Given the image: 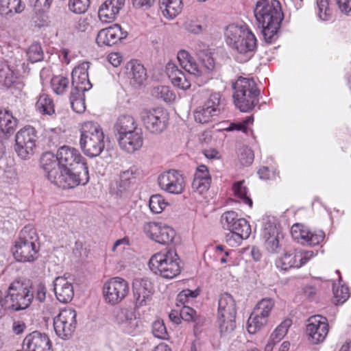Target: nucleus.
I'll return each instance as SVG.
<instances>
[{
    "label": "nucleus",
    "instance_id": "5",
    "mask_svg": "<svg viewBox=\"0 0 351 351\" xmlns=\"http://www.w3.org/2000/svg\"><path fill=\"white\" fill-rule=\"evenodd\" d=\"M235 106L241 112L252 110L258 103L259 90L252 79L240 77L232 84Z\"/></svg>",
    "mask_w": 351,
    "mask_h": 351
},
{
    "label": "nucleus",
    "instance_id": "21",
    "mask_svg": "<svg viewBox=\"0 0 351 351\" xmlns=\"http://www.w3.org/2000/svg\"><path fill=\"white\" fill-rule=\"evenodd\" d=\"M23 346L26 350L16 351H51L49 337L38 331L27 335L23 340Z\"/></svg>",
    "mask_w": 351,
    "mask_h": 351
},
{
    "label": "nucleus",
    "instance_id": "24",
    "mask_svg": "<svg viewBox=\"0 0 351 351\" xmlns=\"http://www.w3.org/2000/svg\"><path fill=\"white\" fill-rule=\"evenodd\" d=\"M53 291L57 300L62 303L71 302L74 295L72 283L64 276H58L55 278Z\"/></svg>",
    "mask_w": 351,
    "mask_h": 351
},
{
    "label": "nucleus",
    "instance_id": "48",
    "mask_svg": "<svg viewBox=\"0 0 351 351\" xmlns=\"http://www.w3.org/2000/svg\"><path fill=\"white\" fill-rule=\"evenodd\" d=\"M28 59L32 62H37L43 60V51L39 43L32 44L27 51Z\"/></svg>",
    "mask_w": 351,
    "mask_h": 351
},
{
    "label": "nucleus",
    "instance_id": "57",
    "mask_svg": "<svg viewBox=\"0 0 351 351\" xmlns=\"http://www.w3.org/2000/svg\"><path fill=\"white\" fill-rule=\"evenodd\" d=\"M92 22L91 16L81 17L77 21L76 28L79 32H85L90 29Z\"/></svg>",
    "mask_w": 351,
    "mask_h": 351
},
{
    "label": "nucleus",
    "instance_id": "3",
    "mask_svg": "<svg viewBox=\"0 0 351 351\" xmlns=\"http://www.w3.org/2000/svg\"><path fill=\"white\" fill-rule=\"evenodd\" d=\"M31 287L21 280L13 281L5 293L0 290V318L7 311L18 312L28 308L34 300Z\"/></svg>",
    "mask_w": 351,
    "mask_h": 351
},
{
    "label": "nucleus",
    "instance_id": "7",
    "mask_svg": "<svg viewBox=\"0 0 351 351\" xmlns=\"http://www.w3.org/2000/svg\"><path fill=\"white\" fill-rule=\"evenodd\" d=\"M179 258L176 251L169 250L153 255L149 261L150 269L165 278L171 279L177 276L181 271Z\"/></svg>",
    "mask_w": 351,
    "mask_h": 351
},
{
    "label": "nucleus",
    "instance_id": "54",
    "mask_svg": "<svg viewBox=\"0 0 351 351\" xmlns=\"http://www.w3.org/2000/svg\"><path fill=\"white\" fill-rule=\"evenodd\" d=\"M153 335L159 339H167L168 333L163 321L156 320L152 324Z\"/></svg>",
    "mask_w": 351,
    "mask_h": 351
},
{
    "label": "nucleus",
    "instance_id": "51",
    "mask_svg": "<svg viewBox=\"0 0 351 351\" xmlns=\"http://www.w3.org/2000/svg\"><path fill=\"white\" fill-rule=\"evenodd\" d=\"M333 293L337 304L344 303L350 297L349 289L347 287H333Z\"/></svg>",
    "mask_w": 351,
    "mask_h": 351
},
{
    "label": "nucleus",
    "instance_id": "43",
    "mask_svg": "<svg viewBox=\"0 0 351 351\" xmlns=\"http://www.w3.org/2000/svg\"><path fill=\"white\" fill-rule=\"evenodd\" d=\"M69 99L71 108L74 111L77 113H82L84 112L86 106L84 98V93H81V94H76V93H73V90H71Z\"/></svg>",
    "mask_w": 351,
    "mask_h": 351
},
{
    "label": "nucleus",
    "instance_id": "15",
    "mask_svg": "<svg viewBox=\"0 0 351 351\" xmlns=\"http://www.w3.org/2000/svg\"><path fill=\"white\" fill-rule=\"evenodd\" d=\"M134 306L136 308L147 305L154 293L153 283L147 278H135L132 282Z\"/></svg>",
    "mask_w": 351,
    "mask_h": 351
},
{
    "label": "nucleus",
    "instance_id": "38",
    "mask_svg": "<svg viewBox=\"0 0 351 351\" xmlns=\"http://www.w3.org/2000/svg\"><path fill=\"white\" fill-rule=\"evenodd\" d=\"M71 90L76 94H81L90 90L92 84L88 79V74L82 75V76L72 78Z\"/></svg>",
    "mask_w": 351,
    "mask_h": 351
},
{
    "label": "nucleus",
    "instance_id": "50",
    "mask_svg": "<svg viewBox=\"0 0 351 351\" xmlns=\"http://www.w3.org/2000/svg\"><path fill=\"white\" fill-rule=\"evenodd\" d=\"M90 4V0H69V10L75 14L85 12Z\"/></svg>",
    "mask_w": 351,
    "mask_h": 351
},
{
    "label": "nucleus",
    "instance_id": "6",
    "mask_svg": "<svg viewBox=\"0 0 351 351\" xmlns=\"http://www.w3.org/2000/svg\"><path fill=\"white\" fill-rule=\"evenodd\" d=\"M80 144L86 156L93 158L100 155L105 142L103 130L97 123L87 121L82 125Z\"/></svg>",
    "mask_w": 351,
    "mask_h": 351
},
{
    "label": "nucleus",
    "instance_id": "39",
    "mask_svg": "<svg viewBox=\"0 0 351 351\" xmlns=\"http://www.w3.org/2000/svg\"><path fill=\"white\" fill-rule=\"evenodd\" d=\"M180 317L186 322H193L195 324L202 325L204 322V318L197 315L196 311L187 306H184L180 312Z\"/></svg>",
    "mask_w": 351,
    "mask_h": 351
},
{
    "label": "nucleus",
    "instance_id": "29",
    "mask_svg": "<svg viewBox=\"0 0 351 351\" xmlns=\"http://www.w3.org/2000/svg\"><path fill=\"white\" fill-rule=\"evenodd\" d=\"M138 128V124L131 115L123 114L119 117L114 125L115 137L117 138Z\"/></svg>",
    "mask_w": 351,
    "mask_h": 351
},
{
    "label": "nucleus",
    "instance_id": "20",
    "mask_svg": "<svg viewBox=\"0 0 351 351\" xmlns=\"http://www.w3.org/2000/svg\"><path fill=\"white\" fill-rule=\"evenodd\" d=\"M127 36L128 32L123 31L120 25L114 24L101 29L97 34L96 43L99 46H112Z\"/></svg>",
    "mask_w": 351,
    "mask_h": 351
},
{
    "label": "nucleus",
    "instance_id": "64",
    "mask_svg": "<svg viewBox=\"0 0 351 351\" xmlns=\"http://www.w3.org/2000/svg\"><path fill=\"white\" fill-rule=\"evenodd\" d=\"M47 289L43 283H39L36 286V300L39 302H43L46 299Z\"/></svg>",
    "mask_w": 351,
    "mask_h": 351
},
{
    "label": "nucleus",
    "instance_id": "30",
    "mask_svg": "<svg viewBox=\"0 0 351 351\" xmlns=\"http://www.w3.org/2000/svg\"><path fill=\"white\" fill-rule=\"evenodd\" d=\"M25 9V5L21 0H0V14L10 18L15 14L21 13Z\"/></svg>",
    "mask_w": 351,
    "mask_h": 351
},
{
    "label": "nucleus",
    "instance_id": "18",
    "mask_svg": "<svg viewBox=\"0 0 351 351\" xmlns=\"http://www.w3.org/2000/svg\"><path fill=\"white\" fill-rule=\"evenodd\" d=\"M143 230L150 239L164 245L171 243L176 235L173 229L160 223H147L144 225Z\"/></svg>",
    "mask_w": 351,
    "mask_h": 351
},
{
    "label": "nucleus",
    "instance_id": "37",
    "mask_svg": "<svg viewBox=\"0 0 351 351\" xmlns=\"http://www.w3.org/2000/svg\"><path fill=\"white\" fill-rule=\"evenodd\" d=\"M153 97L160 99L167 103L173 101L176 99V94L169 86H158L154 87L152 90Z\"/></svg>",
    "mask_w": 351,
    "mask_h": 351
},
{
    "label": "nucleus",
    "instance_id": "26",
    "mask_svg": "<svg viewBox=\"0 0 351 351\" xmlns=\"http://www.w3.org/2000/svg\"><path fill=\"white\" fill-rule=\"evenodd\" d=\"M166 73L174 86L182 90H187L191 87L189 79L175 63L169 62L167 64Z\"/></svg>",
    "mask_w": 351,
    "mask_h": 351
},
{
    "label": "nucleus",
    "instance_id": "13",
    "mask_svg": "<svg viewBox=\"0 0 351 351\" xmlns=\"http://www.w3.org/2000/svg\"><path fill=\"white\" fill-rule=\"evenodd\" d=\"M76 311L71 308L60 311L53 320L54 330L58 337L66 339L71 336L76 328Z\"/></svg>",
    "mask_w": 351,
    "mask_h": 351
},
{
    "label": "nucleus",
    "instance_id": "62",
    "mask_svg": "<svg viewBox=\"0 0 351 351\" xmlns=\"http://www.w3.org/2000/svg\"><path fill=\"white\" fill-rule=\"evenodd\" d=\"M125 184L121 180L114 184H112L111 191L119 197H123L127 193L130 186H124Z\"/></svg>",
    "mask_w": 351,
    "mask_h": 351
},
{
    "label": "nucleus",
    "instance_id": "12",
    "mask_svg": "<svg viewBox=\"0 0 351 351\" xmlns=\"http://www.w3.org/2000/svg\"><path fill=\"white\" fill-rule=\"evenodd\" d=\"M129 293L128 282L119 277H114L106 281L103 286V294L106 302L112 305L121 302Z\"/></svg>",
    "mask_w": 351,
    "mask_h": 351
},
{
    "label": "nucleus",
    "instance_id": "19",
    "mask_svg": "<svg viewBox=\"0 0 351 351\" xmlns=\"http://www.w3.org/2000/svg\"><path fill=\"white\" fill-rule=\"evenodd\" d=\"M327 319L320 315L311 317L306 326V332L310 341L315 344L322 343L328 332Z\"/></svg>",
    "mask_w": 351,
    "mask_h": 351
},
{
    "label": "nucleus",
    "instance_id": "28",
    "mask_svg": "<svg viewBox=\"0 0 351 351\" xmlns=\"http://www.w3.org/2000/svg\"><path fill=\"white\" fill-rule=\"evenodd\" d=\"M17 125L15 119L9 110L0 109V136L5 138L13 134Z\"/></svg>",
    "mask_w": 351,
    "mask_h": 351
},
{
    "label": "nucleus",
    "instance_id": "44",
    "mask_svg": "<svg viewBox=\"0 0 351 351\" xmlns=\"http://www.w3.org/2000/svg\"><path fill=\"white\" fill-rule=\"evenodd\" d=\"M167 205V202L161 195H152L149 199V206L152 212L158 214L162 212Z\"/></svg>",
    "mask_w": 351,
    "mask_h": 351
},
{
    "label": "nucleus",
    "instance_id": "16",
    "mask_svg": "<svg viewBox=\"0 0 351 351\" xmlns=\"http://www.w3.org/2000/svg\"><path fill=\"white\" fill-rule=\"evenodd\" d=\"M313 251H300L295 250L285 252L276 261V265L282 270L291 268H300L308 261L313 256Z\"/></svg>",
    "mask_w": 351,
    "mask_h": 351
},
{
    "label": "nucleus",
    "instance_id": "36",
    "mask_svg": "<svg viewBox=\"0 0 351 351\" xmlns=\"http://www.w3.org/2000/svg\"><path fill=\"white\" fill-rule=\"evenodd\" d=\"M267 321L268 319L264 315L258 314L256 311L254 310L247 321L248 332L251 334L256 333L267 323Z\"/></svg>",
    "mask_w": 351,
    "mask_h": 351
},
{
    "label": "nucleus",
    "instance_id": "40",
    "mask_svg": "<svg viewBox=\"0 0 351 351\" xmlns=\"http://www.w3.org/2000/svg\"><path fill=\"white\" fill-rule=\"evenodd\" d=\"M217 115L213 109H208L205 106L198 107L194 112V118L197 122L206 123L211 121L213 117Z\"/></svg>",
    "mask_w": 351,
    "mask_h": 351
},
{
    "label": "nucleus",
    "instance_id": "23",
    "mask_svg": "<svg viewBox=\"0 0 351 351\" xmlns=\"http://www.w3.org/2000/svg\"><path fill=\"white\" fill-rule=\"evenodd\" d=\"M291 232L294 239H302L311 245H318L325 237V234L323 231L319 230L316 232H312L307 228L301 227L299 224L293 225L291 227Z\"/></svg>",
    "mask_w": 351,
    "mask_h": 351
},
{
    "label": "nucleus",
    "instance_id": "2",
    "mask_svg": "<svg viewBox=\"0 0 351 351\" xmlns=\"http://www.w3.org/2000/svg\"><path fill=\"white\" fill-rule=\"evenodd\" d=\"M254 16L267 43H272L278 38V31L283 19L279 1L270 3L267 0H259L254 10Z\"/></svg>",
    "mask_w": 351,
    "mask_h": 351
},
{
    "label": "nucleus",
    "instance_id": "34",
    "mask_svg": "<svg viewBox=\"0 0 351 351\" xmlns=\"http://www.w3.org/2000/svg\"><path fill=\"white\" fill-rule=\"evenodd\" d=\"M159 6L165 16H176L182 10L181 0H159Z\"/></svg>",
    "mask_w": 351,
    "mask_h": 351
},
{
    "label": "nucleus",
    "instance_id": "52",
    "mask_svg": "<svg viewBox=\"0 0 351 351\" xmlns=\"http://www.w3.org/2000/svg\"><path fill=\"white\" fill-rule=\"evenodd\" d=\"M221 102V95L219 93H213L209 98L202 105L208 109H213L215 112L218 114L220 111L219 106Z\"/></svg>",
    "mask_w": 351,
    "mask_h": 351
},
{
    "label": "nucleus",
    "instance_id": "10",
    "mask_svg": "<svg viewBox=\"0 0 351 351\" xmlns=\"http://www.w3.org/2000/svg\"><path fill=\"white\" fill-rule=\"evenodd\" d=\"M140 117L145 129L152 134H160L167 128L168 114L162 108H143Z\"/></svg>",
    "mask_w": 351,
    "mask_h": 351
},
{
    "label": "nucleus",
    "instance_id": "56",
    "mask_svg": "<svg viewBox=\"0 0 351 351\" xmlns=\"http://www.w3.org/2000/svg\"><path fill=\"white\" fill-rule=\"evenodd\" d=\"M291 325V320L286 319L282 322L272 332L274 336H278V337L282 339L285 335L287 334L288 331V328Z\"/></svg>",
    "mask_w": 351,
    "mask_h": 351
},
{
    "label": "nucleus",
    "instance_id": "60",
    "mask_svg": "<svg viewBox=\"0 0 351 351\" xmlns=\"http://www.w3.org/2000/svg\"><path fill=\"white\" fill-rule=\"evenodd\" d=\"M197 293L189 289H185L181 291L177 296V302L184 304L188 302L189 298H194L197 297Z\"/></svg>",
    "mask_w": 351,
    "mask_h": 351
},
{
    "label": "nucleus",
    "instance_id": "46",
    "mask_svg": "<svg viewBox=\"0 0 351 351\" xmlns=\"http://www.w3.org/2000/svg\"><path fill=\"white\" fill-rule=\"evenodd\" d=\"M274 306V302L271 298H263L256 305L254 308L258 314L264 315L268 319L271 311Z\"/></svg>",
    "mask_w": 351,
    "mask_h": 351
},
{
    "label": "nucleus",
    "instance_id": "45",
    "mask_svg": "<svg viewBox=\"0 0 351 351\" xmlns=\"http://www.w3.org/2000/svg\"><path fill=\"white\" fill-rule=\"evenodd\" d=\"M230 231L235 232L236 233H239L241 237H244L245 239L249 238L251 234V227L247 221L244 218H239L237 221H236L232 230Z\"/></svg>",
    "mask_w": 351,
    "mask_h": 351
},
{
    "label": "nucleus",
    "instance_id": "17",
    "mask_svg": "<svg viewBox=\"0 0 351 351\" xmlns=\"http://www.w3.org/2000/svg\"><path fill=\"white\" fill-rule=\"evenodd\" d=\"M263 237L268 252L278 254L283 250L284 234L276 224L267 223L263 230Z\"/></svg>",
    "mask_w": 351,
    "mask_h": 351
},
{
    "label": "nucleus",
    "instance_id": "4",
    "mask_svg": "<svg viewBox=\"0 0 351 351\" xmlns=\"http://www.w3.org/2000/svg\"><path fill=\"white\" fill-rule=\"evenodd\" d=\"M225 37L228 45L237 53L236 58L239 62H245L253 56L257 40L246 25H228L226 29Z\"/></svg>",
    "mask_w": 351,
    "mask_h": 351
},
{
    "label": "nucleus",
    "instance_id": "25",
    "mask_svg": "<svg viewBox=\"0 0 351 351\" xmlns=\"http://www.w3.org/2000/svg\"><path fill=\"white\" fill-rule=\"evenodd\" d=\"M125 0H106L99 8L98 16L104 23L113 21L125 4Z\"/></svg>",
    "mask_w": 351,
    "mask_h": 351
},
{
    "label": "nucleus",
    "instance_id": "35",
    "mask_svg": "<svg viewBox=\"0 0 351 351\" xmlns=\"http://www.w3.org/2000/svg\"><path fill=\"white\" fill-rule=\"evenodd\" d=\"M36 110L43 114L51 115L54 113V104L52 99L48 95H40L36 104Z\"/></svg>",
    "mask_w": 351,
    "mask_h": 351
},
{
    "label": "nucleus",
    "instance_id": "8",
    "mask_svg": "<svg viewBox=\"0 0 351 351\" xmlns=\"http://www.w3.org/2000/svg\"><path fill=\"white\" fill-rule=\"evenodd\" d=\"M237 306L233 297L228 293L220 295L218 300L217 321L223 335L231 334L236 328Z\"/></svg>",
    "mask_w": 351,
    "mask_h": 351
},
{
    "label": "nucleus",
    "instance_id": "55",
    "mask_svg": "<svg viewBox=\"0 0 351 351\" xmlns=\"http://www.w3.org/2000/svg\"><path fill=\"white\" fill-rule=\"evenodd\" d=\"M197 54L199 59L208 71H212L215 68L214 59L208 51H199Z\"/></svg>",
    "mask_w": 351,
    "mask_h": 351
},
{
    "label": "nucleus",
    "instance_id": "49",
    "mask_svg": "<svg viewBox=\"0 0 351 351\" xmlns=\"http://www.w3.org/2000/svg\"><path fill=\"white\" fill-rule=\"evenodd\" d=\"M238 158L243 165H250L254 160L253 151L247 146H242L239 149Z\"/></svg>",
    "mask_w": 351,
    "mask_h": 351
},
{
    "label": "nucleus",
    "instance_id": "11",
    "mask_svg": "<svg viewBox=\"0 0 351 351\" xmlns=\"http://www.w3.org/2000/svg\"><path fill=\"white\" fill-rule=\"evenodd\" d=\"M38 140L34 128L27 126L21 129L15 136V151L22 159H27L34 153Z\"/></svg>",
    "mask_w": 351,
    "mask_h": 351
},
{
    "label": "nucleus",
    "instance_id": "31",
    "mask_svg": "<svg viewBox=\"0 0 351 351\" xmlns=\"http://www.w3.org/2000/svg\"><path fill=\"white\" fill-rule=\"evenodd\" d=\"M127 69H130V77L133 85L140 86L147 79V73L143 64L132 61L128 63Z\"/></svg>",
    "mask_w": 351,
    "mask_h": 351
},
{
    "label": "nucleus",
    "instance_id": "14",
    "mask_svg": "<svg viewBox=\"0 0 351 351\" xmlns=\"http://www.w3.org/2000/svg\"><path fill=\"white\" fill-rule=\"evenodd\" d=\"M160 189L167 193L179 195L185 187L184 178L178 171L171 169L161 173L158 178Z\"/></svg>",
    "mask_w": 351,
    "mask_h": 351
},
{
    "label": "nucleus",
    "instance_id": "32",
    "mask_svg": "<svg viewBox=\"0 0 351 351\" xmlns=\"http://www.w3.org/2000/svg\"><path fill=\"white\" fill-rule=\"evenodd\" d=\"M178 60L180 66L189 73L194 75H200L198 65L187 51H180L178 53Z\"/></svg>",
    "mask_w": 351,
    "mask_h": 351
},
{
    "label": "nucleus",
    "instance_id": "42",
    "mask_svg": "<svg viewBox=\"0 0 351 351\" xmlns=\"http://www.w3.org/2000/svg\"><path fill=\"white\" fill-rule=\"evenodd\" d=\"M238 214L230 210L223 213L220 218V222L224 230L230 231L232 230L236 221L239 219Z\"/></svg>",
    "mask_w": 351,
    "mask_h": 351
},
{
    "label": "nucleus",
    "instance_id": "1",
    "mask_svg": "<svg viewBox=\"0 0 351 351\" xmlns=\"http://www.w3.org/2000/svg\"><path fill=\"white\" fill-rule=\"evenodd\" d=\"M40 166L48 180L62 189L85 185L89 180L86 160L77 149L68 145L60 147L56 156L43 154Z\"/></svg>",
    "mask_w": 351,
    "mask_h": 351
},
{
    "label": "nucleus",
    "instance_id": "27",
    "mask_svg": "<svg viewBox=\"0 0 351 351\" xmlns=\"http://www.w3.org/2000/svg\"><path fill=\"white\" fill-rule=\"evenodd\" d=\"M210 177L206 166L200 165L197 167L192 182V189L199 194L206 192L210 187Z\"/></svg>",
    "mask_w": 351,
    "mask_h": 351
},
{
    "label": "nucleus",
    "instance_id": "63",
    "mask_svg": "<svg viewBox=\"0 0 351 351\" xmlns=\"http://www.w3.org/2000/svg\"><path fill=\"white\" fill-rule=\"evenodd\" d=\"M336 2L342 13L351 16V0H336Z\"/></svg>",
    "mask_w": 351,
    "mask_h": 351
},
{
    "label": "nucleus",
    "instance_id": "41",
    "mask_svg": "<svg viewBox=\"0 0 351 351\" xmlns=\"http://www.w3.org/2000/svg\"><path fill=\"white\" fill-rule=\"evenodd\" d=\"M51 85L53 90L57 95L63 94L69 88V80L63 76H54L51 80Z\"/></svg>",
    "mask_w": 351,
    "mask_h": 351
},
{
    "label": "nucleus",
    "instance_id": "59",
    "mask_svg": "<svg viewBox=\"0 0 351 351\" xmlns=\"http://www.w3.org/2000/svg\"><path fill=\"white\" fill-rule=\"evenodd\" d=\"M243 239H246L241 237L239 233H236L233 231H229L225 236L226 241L231 246H235L241 243Z\"/></svg>",
    "mask_w": 351,
    "mask_h": 351
},
{
    "label": "nucleus",
    "instance_id": "53",
    "mask_svg": "<svg viewBox=\"0 0 351 351\" xmlns=\"http://www.w3.org/2000/svg\"><path fill=\"white\" fill-rule=\"evenodd\" d=\"M330 0H317V5L318 8V15L320 19L327 21L329 19L331 14L330 9L329 8Z\"/></svg>",
    "mask_w": 351,
    "mask_h": 351
},
{
    "label": "nucleus",
    "instance_id": "9",
    "mask_svg": "<svg viewBox=\"0 0 351 351\" xmlns=\"http://www.w3.org/2000/svg\"><path fill=\"white\" fill-rule=\"evenodd\" d=\"M37 241L38 236L35 229L31 226L24 227L13 251L15 258L21 262L34 261L38 252Z\"/></svg>",
    "mask_w": 351,
    "mask_h": 351
},
{
    "label": "nucleus",
    "instance_id": "47",
    "mask_svg": "<svg viewBox=\"0 0 351 351\" xmlns=\"http://www.w3.org/2000/svg\"><path fill=\"white\" fill-rule=\"evenodd\" d=\"M243 181L234 183L233 185V191L237 197L243 203L251 207L252 206V200L247 195V189L243 186Z\"/></svg>",
    "mask_w": 351,
    "mask_h": 351
},
{
    "label": "nucleus",
    "instance_id": "22",
    "mask_svg": "<svg viewBox=\"0 0 351 351\" xmlns=\"http://www.w3.org/2000/svg\"><path fill=\"white\" fill-rule=\"evenodd\" d=\"M116 138L121 149L128 153H134L140 149L143 144V135L141 128Z\"/></svg>",
    "mask_w": 351,
    "mask_h": 351
},
{
    "label": "nucleus",
    "instance_id": "61",
    "mask_svg": "<svg viewBox=\"0 0 351 351\" xmlns=\"http://www.w3.org/2000/svg\"><path fill=\"white\" fill-rule=\"evenodd\" d=\"M89 68V62H84L77 66L75 67L72 71L71 77H77L82 76V75L88 74V69Z\"/></svg>",
    "mask_w": 351,
    "mask_h": 351
},
{
    "label": "nucleus",
    "instance_id": "58",
    "mask_svg": "<svg viewBox=\"0 0 351 351\" xmlns=\"http://www.w3.org/2000/svg\"><path fill=\"white\" fill-rule=\"evenodd\" d=\"M135 174L136 171L132 168L121 173L120 180L124 183V186H130L132 180L135 179Z\"/></svg>",
    "mask_w": 351,
    "mask_h": 351
},
{
    "label": "nucleus",
    "instance_id": "33",
    "mask_svg": "<svg viewBox=\"0 0 351 351\" xmlns=\"http://www.w3.org/2000/svg\"><path fill=\"white\" fill-rule=\"evenodd\" d=\"M115 322L130 328L136 327L137 322L133 313L128 308H116L113 312Z\"/></svg>",
    "mask_w": 351,
    "mask_h": 351
}]
</instances>
